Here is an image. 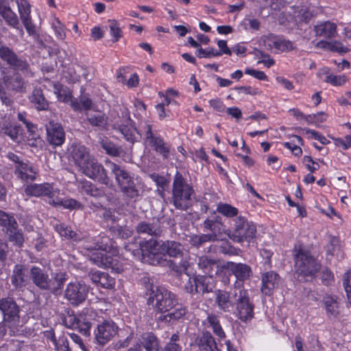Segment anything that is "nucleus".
<instances>
[{
	"mask_svg": "<svg viewBox=\"0 0 351 351\" xmlns=\"http://www.w3.org/2000/svg\"><path fill=\"white\" fill-rule=\"evenodd\" d=\"M118 329V326L112 319L98 320L94 331L95 348H102L117 335Z\"/></svg>",
	"mask_w": 351,
	"mask_h": 351,
	"instance_id": "obj_15",
	"label": "nucleus"
},
{
	"mask_svg": "<svg viewBox=\"0 0 351 351\" xmlns=\"http://www.w3.org/2000/svg\"><path fill=\"white\" fill-rule=\"evenodd\" d=\"M29 100L32 106L38 111L47 110L49 103L45 98L43 91L40 88H34L29 96Z\"/></svg>",
	"mask_w": 351,
	"mask_h": 351,
	"instance_id": "obj_31",
	"label": "nucleus"
},
{
	"mask_svg": "<svg viewBox=\"0 0 351 351\" xmlns=\"http://www.w3.org/2000/svg\"><path fill=\"white\" fill-rule=\"evenodd\" d=\"M89 292L90 287L84 282H72L66 287L64 298L72 306L77 307L86 300Z\"/></svg>",
	"mask_w": 351,
	"mask_h": 351,
	"instance_id": "obj_16",
	"label": "nucleus"
},
{
	"mask_svg": "<svg viewBox=\"0 0 351 351\" xmlns=\"http://www.w3.org/2000/svg\"><path fill=\"white\" fill-rule=\"evenodd\" d=\"M55 350L57 351H72L71 348L69 347L67 338L64 335L59 337L58 344L55 348Z\"/></svg>",
	"mask_w": 351,
	"mask_h": 351,
	"instance_id": "obj_64",
	"label": "nucleus"
},
{
	"mask_svg": "<svg viewBox=\"0 0 351 351\" xmlns=\"http://www.w3.org/2000/svg\"><path fill=\"white\" fill-rule=\"evenodd\" d=\"M18 223L13 215L0 210V226L5 229V233L10 230H14V227H18Z\"/></svg>",
	"mask_w": 351,
	"mask_h": 351,
	"instance_id": "obj_42",
	"label": "nucleus"
},
{
	"mask_svg": "<svg viewBox=\"0 0 351 351\" xmlns=\"http://www.w3.org/2000/svg\"><path fill=\"white\" fill-rule=\"evenodd\" d=\"M47 140L53 146H60L65 141V132L60 123L49 121L46 124Z\"/></svg>",
	"mask_w": 351,
	"mask_h": 351,
	"instance_id": "obj_21",
	"label": "nucleus"
},
{
	"mask_svg": "<svg viewBox=\"0 0 351 351\" xmlns=\"http://www.w3.org/2000/svg\"><path fill=\"white\" fill-rule=\"evenodd\" d=\"M327 114L324 112H319L317 114L306 115V121L308 124H315L318 126L326 121Z\"/></svg>",
	"mask_w": 351,
	"mask_h": 351,
	"instance_id": "obj_55",
	"label": "nucleus"
},
{
	"mask_svg": "<svg viewBox=\"0 0 351 351\" xmlns=\"http://www.w3.org/2000/svg\"><path fill=\"white\" fill-rule=\"evenodd\" d=\"M79 317L80 315H75L73 311H68L62 319V322L66 328L76 330L79 326L77 325Z\"/></svg>",
	"mask_w": 351,
	"mask_h": 351,
	"instance_id": "obj_51",
	"label": "nucleus"
},
{
	"mask_svg": "<svg viewBox=\"0 0 351 351\" xmlns=\"http://www.w3.org/2000/svg\"><path fill=\"white\" fill-rule=\"evenodd\" d=\"M107 247L103 251H97L89 256V260L95 265L99 267H104L106 258H108Z\"/></svg>",
	"mask_w": 351,
	"mask_h": 351,
	"instance_id": "obj_50",
	"label": "nucleus"
},
{
	"mask_svg": "<svg viewBox=\"0 0 351 351\" xmlns=\"http://www.w3.org/2000/svg\"><path fill=\"white\" fill-rule=\"evenodd\" d=\"M1 80L8 90L15 93H25V82L19 73L9 71L5 68L1 70Z\"/></svg>",
	"mask_w": 351,
	"mask_h": 351,
	"instance_id": "obj_19",
	"label": "nucleus"
},
{
	"mask_svg": "<svg viewBox=\"0 0 351 351\" xmlns=\"http://www.w3.org/2000/svg\"><path fill=\"white\" fill-rule=\"evenodd\" d=\"M200 351H221L217 347L215 338L208 331H204L195 340Z\"/></svg>",
	"mask_w": 351,
	"mask_h": 351,
	"instance_id": "obj_29",
	"label": "nucleus"
},
{
	"mask_svg": "<svg viewBox=\"0 0 351 351\" xmlns=\"http://www.w3.org/2000/svg\"><path fill=\"white\" fill-rule=\"evenodd\" d=\"M0 311L3 315L4 326L16 328L19 325L20 307L14 298L7 297L0 299Z\"/></svg>",
	"mask_w": 351,
	"mask_h": 351,
	"instance_id": "obj_13",
	"label": "nucleus"
},
{
	"mask_svg": "<svg viewBox=\"0 0 351 351\" xmlns=\"http://www.w3.org/2000/svg\"><path fill=\"white\" fill-rule=\"evenodd\" d=\"M101 275V277L99 286L104 289H112L115 284L114 279L106 272H103Z\"/></svg>",
	"mask_w": 351,
	"mask_h": 351,
	"instance_id": "obj_59",
	"label": "nucleus"
},
{
	"mask_svg": "<svg viewBox=\"0 0 351 351\" xmlns=\"http://www.w3.org/2000/svg\"><path fill=\"white\" fill-rule=\"evenodd\" d=\"M223 267L231 274L234 276L237 279L236 282L239 284H243L253 275L251 267L245 263H237L228 261L225 264Z\"/></svg>",
	"mask_w": 351,
	"mask_h": 351,
	"instance_id": "obj_20",
	"label": "nucleus"
},
{
	"mask_svg": "<svg viewBox=\"0 0 351 351\" xmlns=\"http://www.w3.org/2000/svg\"><path fill=\"white\" fill-rule=\"evenodd\" d=\"M280 280L279 275L274 271L264 273L262 275V293L267 295H271L273 291L279 287Z\"/></svg>",
	"mask_w": 351,
	"mask_h": 351,
	"instance_id": "obj_28",
	"label": "nucleus"
},
{
	"mask_svg": "<svg viewBox=\"0 0 351 351\" xmlns=\"http://www.w3.org/2000/svg\"><path fill=\"white\" fill-rule=\"evenodd\" d=\"M235 314L241 322L247 323L254 316V304L250 298L247 290L239 288V293H234Z\"/></svg>",
	"mask_w": 351,
	"mask_h": 351,
	"instance_id": "obj_11",
	"label": "nucleus"
},
{
	"mask_svg": "<svg viewBox=\"0 0 351 351\" xmlns=\"http://www.w3.org/2000/svg\"><path fill=\"white\" fill-rule=\"evenodd\" d=\"M0 58L14 70L13 72L21 71L26 77H34V73L32 71L28 61L25 58L18 56L8 46L0 45Z\"/></svg>",
	"mask_w": 351,
	"mask_h": 351,
	"instance_id": "obj_8",
	"label": "nucleus"
},
{
	"mask_svg": "<svg viewBox=\"0 0 351 351\" xmlns=\"http://www.w3.org/2000/svg\"><path fill=\"white\" fill-rule=\"evenodd\" d=\"M216 211L228 218L237 217L239 214V210L236 207L229 204L221 202L217 205Z\"/></svg>",
	"mask_w": 351,
	"mask_h": 351,
	"instance_id": "obj_49",
	"label": "nucleus"
},
{
	"mask_svg": "<svg viewBox=\"0 0 351 351\" xmlns=\"http://www.w3.org/2000/svg\"><path fill=\"white\" fill-rule=\"evenodd\" d=\"M19 11L20 14L21 20L29 35L36 34L35 25L32 23L30 19V5L27 1L22 0L18 4Z\"/></svg>",
	"mask_w": 351,
	"mask_h": 351,
	"instance_id": "obj_30",
	"label": "nucleus"
},
{
	"mask_svg": "<svg viewBox=\"0 0 351 351\" xmlns=\"http://www.w3.org/2000/svg\"><path fill=\"white\" fill-rule=\"evenodd\" d=\"M293 49V43L278 36V51H289Z\"/></svg>",
	"mask_w": 351,
	"mask_h": 351,
	"instance_id": "obj_62",
	"label": "nucleus"
},
{
	"mask_svg": "<svg viewBox=\"0 0 351 351\" xmlns=\"http://www.w3.org/2000/svg\"><path fill=\"white\" fill-rule=\"evenodd\" d=\"M195 54L199 58H210L211 57L221 56V52L218 51V50L215 49L213 47L208 48V49H204L199 47L196 51Z\"/></svg>",
	"mask_w": 351,
	"mask_h": 351,
	"instance_id": "obj_56",
	"label": "nucleus"
},
{
	"mask_svg": "<svg viewBox=\"0 0 351 351\" xmlns=\"http://www.w3.org/2000/svg\"><path fill=\"white\" fill-rule=\"evenodd\" d=\"M197 264L204 273L210 274L216 265V261L206 256H202L198 258Z\"/></svg>",
	"mask_w": 351,
	"mask_h": 351,
	"instance_id": "obj_46",
	"label": "nucleus"
},
{
	"mask_svg": "<svg viewBox=\"0 0 351 351\" xmlns=\"http://www.w3.org/2000/svg\"><path fill=\"white\" fill-rule=\"evenodd\" d=\"M52 201V206L53 207H59L62 206L64 208L70 209V210H82L83 206L82 204L74 199H61L59 197V193H57L56 197Z\"/></svg>",
	"mask_w": 351,
	"mask_h": 351,
	"instance_id": "obj_35",
	"label": "nucleus"
},
{
	"mask_svg": "<svg viewBox=\"0 0 351 351\" xmlns=\"http://www.w3.org/2000/svg\"><path fill=\"white\" fill-rule=\"evenodd\" d=\"M25 193L27 195L34 197H45L47 203L52 206V201L55 199L60 190L49 183L31 184L25 188Z\"/></svg>",
	"mask_w": 351,
	"mask_h": 351,
	"instance_id": "obj_18",
	"label": "nucleus"
},
{
	"mask_svg": "<svg viewBox=\"0 0 351 351\" xmlns=\"http://www.w3.org/2000/svg\"><path fill=\"white\" fill-rule=\"evenodd\" d=\"M106 164L114 176L123 199L128 203L136 202L143 192V184L135 182L132 173L119 165L110 160H107Z\"/></svg>",
	"mask_w": 351,
	"mask_h": 351,
	"instance_id": "obj_2",
	"label": "nucleus"
},
{
	"mask_svg": "<svg viewBox=\"0 0 351 351\" xmlns=\"http://www.w3.org/2000/svg\"><path fill=\"white\" fill-rule=\"evenodd\" d=\"M324 308L328 316H336L339 312L337 298L335 295H326L323 297Z\"/></svg>",
	"mask_w": 351,
	"mask_h": 351,
	"instance_id": "obj_38",
	"label": "nucleus"
},
{
	"mask_svg": "<svg viewBox=\"0 0 351 351\" xmlns=\"http://www.w3.org/2000/svg\"><path fill=\"white\" fill-rule=\"evenodd\" d=\"M293 252L295 273L298 277H315L321 267L319 261L303 245L295 246Z\"/></svg>",
	"mask_w": 351,
	"mask_h": 351,
	"instance_id": "obj_6",
	"label": "nucleus"
},
{
	"mask_svg": "<svg viewBox=\"0 0 351 351\" xmlns=\"http://www.w3.org/2000/svg\"><path fill=\"white\" fill-rule=\"evenodd\" d=\"M0 15L9 26L16 29H20L19 18L16 13H14L11 8L0 12Z\"/></svg>",
	"mask_w": 351,
	"mask_h": 351,
	"instance_id": "obj_47",
	"label": "nucleus"
},
{
	"mask_svg": "<svg viewBox=\"0 0 351 351\" xmlns=\"http://www.w3.org/2000/svg\"><path fill=\"white\" fill-rule=\"evenodd\" d=\"M29 278L25 265L16 264L11 276V283L16 289H21L29 282Z\"/></svg>",
	"mask_w": 351,
	"mask_h": 351,
	"instance_id": "obj_26",
	"label": "nucleus"
},
{
	"mask_svg": "<svg viewBox=\"0 0 351 351\" xmlns=\"http://www.w3.org/2000/svg\"><path fill=\"white\" fill-rule=\"evenodd\" d=\"M239 293V289L230 291L218 289L215 291V303L219 309L224 312H230L234 305V293Z\"/></svg>",
	"mask_w": 351,
	"mask_h": 351,
	"instance_id": "obj_23",
	"label": "nucleus"
},
{
	"mask_svg": "<svg viewBox=\"0 0 351 351\" xmlns=\"http://www.w3.org/2000/svg\"><path fill=\"white\" fill-rule=\"evenodd\" d=\"M104 268L110 269L112 271L119 274L123 271V268L122 265L119 263L117 258L112 257L110 255L108 258H106V262L104 263Z\"/></svg>",
	"mask_w": 351,
	"mask_h": 351,
	"instance_id": "obj_53",
	"label": "nucleus"
},
{
	"mask_svg": "<svg viewBox=\"0 0 351 351\" xmlns=\"http://www.w3.org/2000/svg\"><path fill=\"white\" fill-rule=\"evenodd\" d=\"M21 126L18 124L10 123H3L1 128V134L8 136L13 142H19V132Z\"/></svg>",
	"mask_w": 351,
	"mask_h": 351,
	"instance_id": "obj_37",
	"label": "nucleus"
},
{
	"mask_svg": "<svg viewBox=\"0 0 351 351\" xmlns=\"http://www.w3.org/2000/svg\"><path fill=\"white\" fill-rule=\"evenodd\" d=\"M343 285L346 292L348 300L351 303V270L344 274Z\"/></svg>",
	"mask_w": 351,
	"mask_h": 351,
	"instance_id": "obj_60",
	"label": "nucleus"
},
{
	"mask_svg": "<svg viewBox=\"0 0 351 351\" xmlns=\"http://www.w3.org/2000/svg\"><path fill=\"white\" fill-rule=\"evenodd\" d=\"M193 186L189 184L182 173L177 171L172 184L171 202L176 209L186 210L192 206Z\"/></svg>",
	"mask_w": 351,
	"mask_h": 351,
	"instance_id": "obj_5",
	"label": "nucleus"
},
{
	"mask_svg": "<svg viewBox=\"0 0 351 351\" xmlns=\"http://www.w3.org/2000/svg\"><path fill=\"white\" fill-rule=\"evenodd\" d=\"M95 315V313L93 311H90V313L88 315L80 314V317L77 323V325H79V326L76 328V330H77L80 333L83 334L84 335L89 336L90 328L92 326L95 324V319H93Z\"/></svg>",
	"mask_w": 351,
	"mask_h": 351,
	"instance_id": "obj_33",
	"label": "nucleus"
},
{
	"mask_svg": "<svg viewBox=\"0 0 351 351\" xmlns=\"http://www.w3.org/2000/svg\"><path fill=\"white\" fill-rule=\"evenodd\" d=\"M203 227L205 230L210 232L211 234H215L217 236L221 231L222 227L219 226V223L214 222V221L210 220L209 218H207L203 223Z\"/></svg>",
	"mask_w": 351,
	"mask_h": 351,
	"instance_id": "obj_57",
	"label": "nucleus"
},
{
	"mask_svg": "<svg viewBox=\"0 0 351 351\" xmlns=\"http://www.w3.org/2000/svg\"><path fill=\"white\" fill-rule=\"evenodd\" d=\"M326 254L328 256H339L341 254L340 241L337 237H329V241L326 246Z\"/></svg>",
	"mask_w": 351,
	"mask_h": 351,
	"instance_id": "obj_48",
	"label": "nucleus"
},
{
	"mask_svg": "<svg viewBox=\"0 0 351 351\" xmlns=\"http://www.w3.org/2000/svg\"><path fill=\"white\" fill-rule=\"evenodd\" d=\"M162 252L164 258L166 255L170 257L180 258L179 262L171 261L169 262V267L177 274L186 272L189 266V261L183 258L184 247L176 241H165L162 242Z\"/></svg>",
	"mask_w": 351,
	"mask_h": 351,
	"instance_id": "obj_7",
	"label": "nucleus"
},
{
	"mask_svg": "<svg viewBox=\"0 0 351 351\" xmlns=\"http://www.w3.org/2000/svg\"><path fill=\"white\" fill-rule=\"evenodd\" d=\"M79 170L86 176L97 181L107 186H111L112 180L108 176L104 166L94 157L91 156L84 165H82Z\"/></svg>",
	"mask_w": 351,
	"mask_h": 351,
	"instance_id": "obj_14",
	"label": "nucleus"
},
{
	"mask_svg": "<svg viewBox=\"0 0 351 351\" xmlns=\"http://www.w3.org/2000/svg\"><path fill=\"white\" fill-rule=\"evenodd\" d=\"M15 175L22 180L29 182L36 179L38 169L29 161L23 162L14 167Z\"/></svg>",
	"mask_w": 351,
	"mask_h": 351,
	"instance_id": "obj_25",
	"label": "nucleus"
},
{
	"mask_svg": "<svg viewBox=\"0 0 351 351\" xmlns=\"http://www.w3.org/2000/svg\"><path fill=\"white\" fill-rule=\"evenodd\" d=\"M328 49L331 51H335L339 53H345L349 51L348 48L343 46L341 42L337 40L334 42H330Z\"/></svg>",
	"mask_w": 351,
	"mask_h": 351,
	"instance_id": "obj_63",
	"label": "nucleus"
},
{
	"mask_svg": "<svg viewBox=\"0 0 351 351\" xmlns=\"http://www.w3.org/2000/svg\"><path fill=\"white\" fill-rule=\"evenodd\" d=\"M140 343L146 351H159L158 339L153 332H143L141 335Z\"/></svg>",
	"mask_w": 351,
	"mask_h": 351,
	"instance_id": "obj_34",
	"label": "nucleus"
},
{
	"mask_svg": "<svg viewBox=\"0 0 351 351\" xmlns=\"http://www.w3.org/2000/svg\"><path fill=\"white\" fill-rule=\"evenodd\" d=\"M206 321L208 322V326L212 328L213 332L217 336L221 339L226 337L217 315L215 314H210L208 315Z\"/></svg>",
	"mask_w": 351,
	"mask_h": 351,
	"instance_id": "obj_43",
	"label": "nucleus"
},
{
	"mask_svg": "<svg viewBox=\"0 0 351 351\" xmlns=\"http://www.w3.org/2000/svg\"><path fill=\"white\" fill-rule=\"evenodd\" d=\"M213 278L210 275H198L190 277L185 285V290L191 294L210 293L213 291Z\"/></svg>",
	"mask_w": 351,
	"mask_h": 351,
	"instance_id": "obj_17",
	"label": "nucleus"
},
{
	"mask_svg": "<svg viewBox=\"0 0 351 351\" xmlns=\"http://www.w3.org/2000/svg\"><path fill=\"white\" fill-rule=\"evenodd\" d=\"M324 81L334 86H341L346 82V77L344 75H328Z\"/></svg>",
	"mask_w": 351,
	"mask_h": 351,
	"instance_id": "obj_61",
	"label": "nucleus"
},
{
	"mask_svg": "<svg viewBox=\"0 0 351 351\" xmlns=\"http://www.w3.org/2000/svg\"><path fill=\"white\" fill-rule=\"evenodd\" d=\"M147 304L152 305L156 313L158 323L173 324L185 315V307L178 305L176 295L163 287L152 286Z\"/></svg>",
	"mask_w": 351,
	"mask_h": 351,
	"instance_id": "obj_1",
	"label": "nucleus"
},
{
	"mask_svg": "<svg viewBox=\"0 0 351 351\" xmlns=\"http://www.w3.org/2000/svg\"><path fill=\"white\" fill-rule=\"evenodd\" d=\"M256 228L254 224L242 216L234 220V224L228 234L229 238L237 243H250L254 237Z\"/></svg>",
	"mask_w": 351,
	"mask_h": 351,
	"instance_id": "obj_9",
	"label": "nucleus"
},
{
	"mask_svg": "<svg viewBox=\"0 0 351 351\" xmlns=\"http://www.w3.org/2000/svg\"><path fill=\"white\" fill-rule=\"evenodd\" d=\"M141 131L143 132L145 141L149 146L163 158L166 159L169 157L170 146L161 136L153 130L152 125L148 121H144L143 125L141 126Z\"/></svg>",
	"mask_w": 351,
	"mask_h": 351,
	"instance_id": "obj_12",
	"label": "nucleus"
},
{
	"mask_svg": "<svg viewBox=\"0 0 351 351\" xmlns=\"http://www.w3.org/2000/svg\"><path fill=\"white\" fill-rule=\"evenodd\" d=\"M82 191L88 195L95 198L105 196V191L102 188H99L94 184L86 180L81 182Z\"/></svg>",
	"mask_w": 351,
	"mask_h": 351,
	"instance_id": "obj_41",
	"label": "nucleus"
},
{
	"mask_svg": "<svg viewBox=\"0 0 351 351\" xmlns=\"http://www.w3.org/2000/svg\"><path fill=\"white\" fill-rule=\"evenodd\" d=\"M101 147L106 153L112 157H120L125 153L121 146H119L107 138H102L99 141Z\"/></svg>",
	"mask_w": 351,
	"mask_h": 351,
	"instance_id": "obj_36",
	"label": "nucleus"
},
{
	"mask_svg": "<svg viewBox=\"0 0 351 351\" xmlns=\"http://www.w3.org/2000/svg\"><path fill=\"white\" fill-rule=\"evenodd\" d=\"M110 35L112 36V42L116 43L123 36V32L117 21L108 20Z\"/></svg>",
	"mask_w": 351,
	"mask_h": 351,
	"instance_id": "obj_54",
	"label": "nucleus"
},
{
	"mask_svg": "<svg viewBox=\"0 0 351 351\" xmlns=\"http://www.w3.org/2000/svg\"><path fill=\"white\" fill-rule=\"evenodd\" d=\"M214 250L215 253L223 254L225 255L234 256L238 255L240 250L234 247L227 241H221V242L214 245Z\"/></svg>",
	"mask_w": 351,
	"mask_h": 351,
	"instance_id": "obj_40",
	"label": "nucleus"
},
{
	"mask_svg": "<svg viewBox=\"0 0 351 351\" xmlns=\"http://www.w3.org/2000/svg\"><path fill=\"white\" fill-rule=\"evenodd\" d=\"M107 117L105 114L97 112L95 113H87L86 119L88 123L93 127L103 130L106 128L107 125Z\"/></svg>",
	"mask_w": 351,
	"mask_h": 351,
	"instance_id": "obj_39",
	"label": "nucleus"
},
{
	"mask_svg": "<svg viewBox=\"0 0 351 351\" xmlns=\"http://www.w3.org/2000/svg\"><path fill=\"white\" fill-rule=\"evenodd\" d=\"M149 239L140 242L139 247L142 254V260L152 265H165L168 262L164 258L162 252V242Z\"/></svg>",
	"mask_w": 351,
	"mask_h": 351,
	"instance_id": "obj_10",
	"label": "nucleus"
},
{
	"mask_svg": "<svg viewBox=\"0 0 351 351\" xmlns=\"http://www.w3.org/2000/svg\"><path fill=\"white\" fill-rule=\"evenodd\" d=\"M10 242L16 247H21L24 243V237L21 229L19 226L6 232Z\"/></svg>",
	"mask_w": 351,
	"mask_h": 351,
	"instance_id": "obj_44",
	"label": "nucleus"
},
{
	"mask_svg": "<svg viewBox=\"0 0 351 351\" xmlns=\"http://www.w3.org/2000/svg\"><path fill=\"white\" fill-rule=\"evenodd\" d=\"M315 35L326 38H331L337 34V25L330 21L322 22L314 26Z\"/></svg>",
	"mask_w": 351,
	"mask_h": 351,
	"instance_id": "obj_32",
	"label": "nucleus"
},
{
	"mask_svg": "<svg viewBox=\"0 0 351 351\" xmlns=\"http://www.w3.org/2000/svg\"><path fill=\"white\" fill-rule=\"evenodd\" d=\"M69 154L78 168L91 157L87 147L80 143H73L69 149Z\"/></svg>",
	"mask_w": 351,
	"mask_h": 351,
	"instance_id": "obj_24",
	"label": "nucleus"
},
{
	"mask_svg": "<svg viewBox=\"0 0 351 351\" xmlns=\"http://www.w3.org/2000/svg\"><path fill=\"white\" fill-rule=\"evenodd\" d=\"M51 27L58 39L64 40L66 38V27L58 18H55L51 23Z\"/></svg>",
	"mask_w": 351,
	"mask_h": 351,
	"instance_id": "obj_52",
	"label": "nucleus"
},
{
	"mask_svg": "<svg viewBox=\"0 0 351 351\" xmlns=\"http://www.w3.org/2000/svg\"><path fill=\"white\" fill-rule=\"evenodd\" d=\"M55 93L59 101L69 103L75 111L81 112L82 108L77 99L73 98L72 93L69 88L62 84H54Z\"/></svg>",
	"mask_w": 351,
	"mask_h": 351,
	"instance_id": "obj_27",
	"label": "nucleus"
},
{
	"mask_svg": "<svg viewBox=\"0 0 351 351\" xmlns=\"http://www.w3.org/2000/svg\"><path fill=\"white\" fill-rule=\"evenodd\" d=\"M54 228L61 237H64L67 239H72L75 241L81 240L80 234L69 228L64 224H56Z\"/></svg>",
	"mask_w": 351,
	"mask_h": 351,
	"instance_id": "obj_45",
	"label": "nucleus"
},
{
	"mask_svg": "<svg viewBox=\"0 0 351 351\" xmlns=\"http://www.w3.org/2000/svg\"><path fill=\"white\" fill-rule=\"evenodd\" d=\"M159 218H153L152 221H141L135 226V230L139 235L159 237L162 229Z\"/></svg>",
	"mask_w": 351,
	"mask_h": 351,
	"instance_id": "obj_22",
	"label": "nucleus"
},
{
	"mask_svg": "<svg viewBox=\"0 0 351 351\" xmlns=\"http://www.w3.org/2000/svg\"><path fill=\"white\" fill-rule=\"evenodd\" d=\"M264 43L267 49H275L278 51V36L269 34L265 36Z\"/></svg>",
	"mask_w": 351,
	"mask_h": 351,
	"instance_id": "obj_58",
	"label": "nucleus"
},
{
	"mask_svg": "<svg viewBox=\"0 0 351 351\" xmlns=\"http://www.w3.org/2000/svg\"><path fill=\"white\" fill-rule=\"evenodd\" d=\"M121 117L118 112L114 114V112L110 114L112 128L121 132L125 140L128 142L134 143L137 141V136L141 137L143 132L141 131V126L143 125L144 121H141L138 129L134 125V122L130 117L129 110L126 107L120 108Z\"/></svg>",
	"mask_w": 351,
	"mask_h": 351,
	"instance_id": "obj_4",
	"label": "nucleus"
},
{
	"mask_svg": "<svg viewBox=\"0 0 351 351\" xmlns=\"http://www.w3.org/2000/svg\"><path fill=\"white\" fill-rule=\"evenodd\" d=\"M29 275L36 287L41 291H49L53 294L60 293L66 280V275L63 272L56 273L50 278L47 271L37 266L30 268Z\"/></svg>",
	"mask_w": 351,
	"mask_h": 351,
	"instance_id": "obj_3",
	"label": "nucleus"
}]
</instances>
